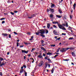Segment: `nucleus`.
Here are the masks:
<instances>
[{"label": "nucleus", "mask_w": 76, "mask_h": 76, "mask_svg": "<svg viewBox=\"0 0 76 76\" xmlns=\"http://www.w3.org/2000/svg\"><path fill=\"white\" fill-rule=\"evenodd\" d=\"M10 54V52H8L7 53V55H9Z\"/></svg>", "instance_id": "obj_61"}, {"label": "nucleus", "mask_w": 76, "mask_h": 76, "mask_svg": "<svg viewBox=\"0 0 76 76\" xmlns=\"http://www.w3.org/2000/svg\"><path fill=\"white\" fill-rule=\"evenodd\" d=\"M45 30H44V29H42L41 30H38L37 31V33H39V34H45Z\"/></svg>", "instance_id": "obj_1"}, {"label": "nucleus", "mask_w": 76, "mask_h": 76, "mask_svg": "<svg viewBox=\"0 0 76 76\" xmlns=\"http://www.w3.org/2000/svg\"><path fill=\"white\" fill-rule=\"evenodd\" d=\"M66 50H67V48H62L61 49L60 51H61V52H62V53H64V52H65V51Z\"/></svg>", "instance_id": "obj_2"}, {"label": "nucleus", "mask_w": 76, "mask_h": 76, "mask_svg": "<svg viewBox=\"0 0 76 76\" xmlns=\"http://www.w3.org/2000/svg\"><path fill=\"white\" fill-rule=\"evenodd\" d=\"M50 46L51 47H55L56 46V45H50Z\"/></svg>", "instance_id": "obj_36"}, {"label": "nucleus", "mask_w": 76, "mask_h": 76, "mask_svg": "<svg viewBox=\"0 0 76 76\" xmlns=\"http://www.w3.org/2000/svg\"><path fill=\"white\" fill-rule=\"evenodd\" d=\"M4 60L3 58L1 57H0V64L1 63V61H3Z\"/></svg>", "instance_id": "obj_13"}, {"label": "nucleus", "mask_w": 76, "mask_h": 76, "mask_svg": "<svg viewBox=\"0 0 76 76\" xmlns=\"http://www.w3.org/2000/svg\"><path fill=\"white\" fill-rule=\"evenodd\" d=\"M14 34H15V35H18V33L15 31L14 32Z\"/></svg>", "instance_id": "obj_39"}, {"label": "nucleus", "mask_w": 76, "mask_h": 76, "mask_svg": "<svg viewBox=\"0 0 76 76\" xmlns=\"http://www.w3.org/2000/svg\"><path fill=\"white\" fill-rule=\"evenodd\" d=\"M53 34L55 35H58V34H57V31H56L55 30H54L53 31Z\"/></svg>", "instance_id": "obj_14"}, {"label": "nucleus", "mask_w": 76, "mask_h": 76, "mask_svg": "<svg viewBox=\"0 0 76 76\" xmlns=\"http://www.w3.org/2000/svg\"><path fill=\"white\" fill-rule=\"evenodd\" d=\"M43 56L44 57H45V53H43Z\"/></svg>", "instance_id": "obj_60"}, {"label": "nucleus", "mask_w": 76, "mask_h": 76, "mask_svg": "<svg viewBox=\"0 0 76 76\" xmlns=\"http://www.w3.org/2000/svg\"><path fill=\"white\" fill-rule=\"evenodd\" d=\"M58 12L60 13V14H61L62 13V11L61 10V9H60L58 10Z\"/></svg>", "instance_id": "obj_15"}, {"label": "nucleus", "mask_w": 76, "mask_h": 76, "mask_svg": "<svg viewBox=\"0 0 76 76\" xmlns=\"http://www.w3.org/2000/svg\"><path fill=\"white\" fill-rule=\"evenodd\" d=\"M47 58H48V56H46L45 57V60H47Z\"/></svg>", "instance_id": "obj_51"}, {"label": "nucleus", "mask_w": 76, "mask_h": 76, "mask_svg": "<svg viewBox=\"0 0 76 76\" xmlns=\"http://www.w3.org/2000/svg\"><path fill=\"white\" fill-rule=\"evenodd\" d=\"M4 63L2 62L1 64H0V67H1L2 66H4Z\"/></svg>", "instance_id": "obj_17"}, {"label": "nucleus", "mask_w": 76, "mask_h": 76, "mask_svg": "<svg viewBox=\"0 0 76 76\" xmlns=\"http://www.w3.org/2000/svg\"><path fill=\"white\" fill-rule=\"evenodd\" d=\"M24 47V46L23 45H20V48H22V47Z\"/></svg>", "instance_id": "obj_49"}, {"label": "nucleus", "mask_w": 76, "mask_h": 76, "mask_svg": "<svg viewBox=\"0 0 76 76\" xmlns=\"http://www.w3.org/2000/svg\"><path fill=\"white\" fill-rule=\"evenodd\" d=\"M50 24L49 23L48 24V25H47V28H50Z\"/></svg>", "instance_id": "obj_23"}, {"label": "nucleus", "mask_w": 76, "mask_h": 76, "mask_svg": "<svg viewBox=\"0 0 76 76\" xmlns=\"http://www.w3.org/2000/svg\"><path fill=\"white\" fill-rule=\"evenodd\" d=\"M25 76H27V72H26L25 73Z\"/></svg>", "instance_id": "obj_52"}, {"label": "nucleus", "mask_w": 76, "mask_h": 76, "mask_svg": "<svg viewBox=\"0 0 76 76\" xmlns=\"http://www.w3.org/2000/svg\"><path fill=\"white\" fill-rule=\"evenodd\" d=\"M66 27H68V26H69V25H68V23H67V22H66Z\"/></svg>", "instance_id": "obj_32"}, {"label": "nucleus", "mask_w": 76, "mask_h": 76, "mask_svg": "<svg viewBox=\"0 0 76 76\" xmlns=\"http://www.w3.org/2000/svg\"><path fill=\"white\" fill-rule=\"evenodd\" d=\"M28 18L29 19H31V18H32V16H31V17H28Z\"/></svg>", "instance_id": "obj_56"}, {"label": "nucleus", "mask_w": 76, "mask_h": 76, "mask_svg": "<svg viewBox=\"0 0 76 76\" xmlns=\"http://www.w3.org/2000/svg\"><path fill=\"white\" fill-rule=\"evenodd\" d=\"M7 3H11V1H10V0H8L7 1Z\"/></svg>", "instance_id": "obj_41"}, {"label": "nucleus", "mask_w": 76, "mask_h": 76, "mask_svg": "<svg viewBox=\"0 0 76 76\" xmlns=\"http://www.w3.org/2000/svg\"><path fill=\"white\" fill-rule=\"evenodd\" d=\"M60 38H61V37H59L56 39V40H60Z\"/></svg>", "instance_id": "obj_48"}, {"label": "nucleus", "mask_w": 76, "mask_h": 76, "mask_svg": "<svg viewBox=\"0 0 76 76\" xmlns=\"http://www.w3.org/2000/svg\"><path fill=\"white\" fill-rule=\"evenodd\" d=\"M69 59H63V61H69Z\"/></svg>", "instance_id": "obj_26"}, {"label": "nucleus", "mask_w": 76, "mask_h": 76, "mask_svg": "<svg viewBox=\"0 0 76 76\" xmlns=\"http://www.w3.org/2000/svg\"><path fill=\"white\" fill-rule=\"evenodd\" d=\"M32 18H34V17H35V14H33L31 16Z\"/></svg>", "instance_id": "obj_35"}, {"label": "nucleus", "mask_w": 76, "mask_h": 76, "mask_svg": "<svg viewBox=\"0 0 76 76\" xmlns=\"http://www.w3.org/2000/svg\"><path fill=\"white\" fill-rule=\"evenodd\" d=\"M54 69H55V68L53 67L52 68L51 72V73H53L54 72Z\"/></svg>", "instance_id": "obj_12"}, {"label": "nucleus", "mask_w": 76, "mask_h": 76, "mask_svg": "<svg viewBox=\"0 0 76 76\" xmlns=\"http://www.w3.org/2000/svg\"><path fill=\"white\" fill-rule=\"evenodd\" d=\"M35 50V48H33L32 49V50L31 51V52H32V51H33V50Z\"/></svg>", "instance_id": "obj_31"}, {"label": "nucleus", "mask_w": 76, "mask_h": 76, "mask_svg": "<svg viewBox=\"0 0 76 76\" xmlns=\"http://www.w3.org/2000/svg\"><path fill=\"white\" fill-rule=\"evenodd\" d=\"M66 35V34L62 33V35Z\"/></svg>", "instance_id": "obj_42"}, {"label": "nucleus", "mask_w": 76, "mask_h": 76, "mask_svg": "<svg viewBox=\"0 0 76 76\" xmlns=\"http://www.w3.org/2000/svg\"><path fill=\"white\" fill-rule=\"evenodd\" d=\"M58 55H55L54 56V58H56V57H57V56H58Z\"/></svg>", "instance_id": "obj_58"}, {"label": "nucleus", "mask_w": 76, "mask_h": 76, "mask_svg": "<svg viewBox=\"0 0 76 76\" xmlns=\"http://www.w3.org/2000/svg\"><path fill=\"white\" fill-rule=\"evenodd\" d=\"M19 46V42H17V47Z\"/></svg>", "instance_id": "obj_45"}, {"label": "nucleus", "mask_w": 76, "mask_h": 76, "mask_svg": "<svg viewBox=\"0 0 76 76\" xmlns=\"http://www.w3.org/2000/svg\"><path fill=\"white\" fill-rule=\"evenodd\" d=\"M62 25H63V26H66V24H63Z\"/></svg>", "instance_id": "obj_57"}, {"label": "nucleus", "mask_w": 76, "mask_h": 76, "mask_svg": "<svg viewBox=\"0 0 76 76\" xmlns=\"http://www.w3.org/2000/svg\"><path fill=\"white\" fill-rule=\"evenodd\" d=\"M24 44H25V45H28V43L26 42H24Z\"/></svg>", "instance_id": "obj_40"}, {"label": "nucleus", "mask_w": 76, "mask_h": 76, "mask_svg": "<svg viewBox=\"0 0 76 76\" xmlns=\"http://www.w3.org/2000/svg\"><path fill=\"white\" fill-rule=\"evenodd\" d=\"M1 23L2 24H3V23H5V21H2Z\"/></svg>", "instance_id": "obj_46"}, {"label": "nucleus", "mask_w": 76, "mask_h": 76, "mask_svg": "<svg viewBox=\"0 0 76 76\" xmlns=\"http://www.w3.org/2000/svg\"><path fill=\"white\" fill-rule=\"evenodd\" d=\"M50 18H53V14H50Z\"/></svg>", "instance_id": "obj_27"}, {"label": "nucleus", "mask_w": 76, "mask_h": 76, "mask_svg": "<svg viewBox=\"0 0 76 76\" xmlns=\"http://www.w3.org/2000/svg\"><path fill=\"white\" fill-rule=\"evenodd\" d=\"M38 57L39 58H42V59H43V57H42V56H41V55H39L38 56Z\"/></svg>", "instance_id": "obj_10"}, {"label": "nucleus", "mask_w": 76, "mask_h": 76, "mask_svg": "<svg viewBox=\"0 0 76 76\" xmlns=\"http://www.w3.org/2000/svg\"><path fill=\"white\" fill-rule=\"evenodd\" d=\"M50 9V12H52V13H54V9H53L52 8H49Z\"/></svg>", "instance_id": "obj_6"}, {"label": "nucleus", "mask_w": 76, "mask_h": 76, "mask_svg": "<svg viewBox=\"0 0 76 76\" xmlns=\"http://www.w3.org/2000/svg\"><path fill=\"white\" fill-rule=\"evenodd\" d=\"M45 68H46L47 66H48V63L47 62H46L45 63Z\"/></svg>", "instance_id": "obj_19"}, {"label": "nucleus", "mask_w": 76, "mask_h": 76, "mask_svg": "<svg viewBox=\"0 0 76 76\" xmlns=\"http://www.w3.org/2000/svg\"><path fill=\"white\" fill-rule=\"evenodd\" d=\"M71 64L72 65H73V66H74V63L73 62L71 63Z\"/></svg>", "instance_id": "obj_64"}, {"label": "nucleus", "mask_w": 76, "mask_h": 76, "mask_svg": "<svg viewBox=\"0 0 76 76\" xmlns=\"http://www.w3.org/2000/svg\"><path fill=\"white\" fill-rule=\"evenodd\" d=\"M60 49H61V48H59L58 49H57V51H56V52H57V53H58V52H59V51H60Z\"/></svg>", "instance_id": "obj_24"}, {"label": "nucleus", "mask_w": 76, "mask_h": 76, "mask_svg": "<svg viewBox=\"0 0 76 76\" xmlns=\"http://www.w3.org/2000/svg\"><path fill=\"white\" fill-rule=\"evenodd\" d=\"M44 42V40H42L41 41V44H43V43Z\"/></svg>", "instance_id": "obj_28"}, {"label": "nucleus", "mask_w": 76, "mask_h": 76, "mask_svg": "<svg viewBox=\"0 0 76 76\" xmlns=\"http://www.w3.org/2000/svg\"><path fill=\"white\" fill-rule=\"evenodd\" d=\"M45 30H46V34H48V30H47V29H46Z\"/></svg>", "instance_id": "obj_30"}, {"label": "nucleus", "mask_w": 76, "mask_h": 76, "mask_svg": "<svg viewBox=\"0 0 76 76\" xmlns=\"http://www.w3.org/2000/svg\"><path fill=\"white\" fill-rule=\"evenodd\" d=\"M22 53H26V54H28V51H26L25 50H22Z\"/></svg>", "instance_id": "obj_5"}, {"label": "nucleus", "mask_w": 76, "mask_h": 76, "mask_svg": "<svg viewBox=\"0 0 76 76\" xmlns=\"http://www.w3.org/2000/svg\"><path fill=\"white\" fill-rule=\"evenodd\" d=\"M68 28L69 29V30H71V29H72V28L71 27H69Z\"/></svg>", "instance_id": "obj_44"}, {"label": "nucleus", "mask_w": 76, "mask_h": 76, "mask_svg": "<svg viewBox=\"0 0 76 76\" xmlns=\"http://www.w3.org/2000/svg\"><path fill=\"white\" fill-rule=\"evenodd\" d=\"M55 6V5L54 4H52L51 5V8H53V7H54Z\"/></svg>", "instance_id": "obj_21"}, {"label": "nucleus", "mask_w": 76, "mask_h": 76, "mask_svg": "<svg viewBox=\"0 0 76 76\" xmlns=\"http://www.w3.org/2000/svg\"><path fill=\"white\" fill-rule=\"evenodd\" d=\"M56 17L57 18H61V16L58 15H56Z\"/></svg>", "instance_id": "obj_16"}, {"label": "nucleus", "mask_w": 76, "mask_h": 76, "mask_svg": "<svg viewBox=\"0 0 76 76\" xmlns=\"http://www.w3.org/2000/svg\"><path fill=\"white\" fill-rule=\"evenodd\" d=\"M67 50H68L69 49H70V50H73V48H67Z\"/></svg>", "instance_id": "obj_22"}, {"label": "nucleus", "mask_w": 76, "mask_h": 76, "mask_svg": "<svg viewBox=\"0 0 76 76\" xmlns=\"http://www.w3.org/2000/svg\"><path fill=\"white\" fill-rule=\"evenodd\" d=\"M26 57L25 56H24V60H25L26 59Z\"/></svg>", "instance_id": "obj_62"}, {"label": "nucleus", "mask_w": 76, "mask_h": 76, "mask_svg": "<svg viewBox=\"0 0 76 76\" xmlns=\"http://www.w3.org/2000/svg\"><path fill=\"white\" fill-rule=\"evenodd\" d=\"M4 19H5V18H2L0 19V20H4Z\"/></svg>", "instance_id": "obj_29"}, {"label": "nucleus", "mask_w": 76, "mask_h": 76, "mask_svg": "<svg viewBox=\"0 0 76 76\" xmlns=\"http://www.w3.org/2000/svg\"><path fill=\"white\" fill-rule=\"evenodd\" d=\"M14 13H18V11H14Z\"/></svg>", "instance_id": "obj_59"}, {"label": "nucleus", "mask_w": 76, "mask_h": 76, "mask_svg": "<svg viewBox=\"0 0 76 76\" xmlns=\"http://www.w3.org/2000/svg\"><path fill=\"white\" fill-rule=\"evenodd\" d=\"M51 54H52V53L50 52H48L47 53V55H51Z\"/></svg>", "instance_id": "obj_25"}, {"label": "nucleus", "mask_w": 76, "mask_h": 76, "mask_svg": "<svg viewBox=\"0 0 76 76\" xmlns=\"http://www.w3.org/2000/svg\"><path fill=\"white\" fill-rule=\"evenodd\" d=\"M74 38L73 37H71L69 38V39H73Z\"/></svg>", "instance_id": "obj_47"}, {"label": "nucleus", "mask_w": 76, "mask_h": 76, "mask_svg": "<svg viewBox=\"0 0 76 76\" xmlns=\"http://www.w3.org/2000/svg\"><path fill=\"white\" fill-rule=\"evenodd\" d=\"M34 36H32V37H31V38L33 39V38H34Z\"/></svg>", "instance_id": "obj_63"}, {"label": "nucleus", "mask_w": 76, "mask_h": 76, "mask_svg": "<svg viewBox=\"0 0 76 76\" xmlns=\"http://www.w3.org/2000/svg\"><path fill=\"white\" fill-rule=\"evenodd\" d=\"M58 25L59 28H60V29H62V28L63 27V26H62V25H60V23H58Z\"/></svg>", "instance_id": "obj_4"}, {"label": "nucleus", "mask_w": 76, "mask_h": 76, "mask_svg": "<svg viewBox=\"0 0 76 76\" xmlns=\"http://www.w3.org/2000/svg\"><path fill=\"white\" fill-rule=\"evenodd\" d=\"M11 34H9V38H11Z\"/></svg>", "instance_id": "obj_54"}, {"label": "nucleus", "mask_w": 76, "mask_h": 76, "mask_svg": "<svg viewBox=\"0 0 76 76\" xmlns=\"http://www.w3.org/2000/svg\"><path fill=\"white\" fill-rule=\"evenodd\" d=\"M23 69H21L20 71V73H22L23 72Z\"/></svg>", "instance_id": "obj_20"}, {"label": "nucleus", "mask_w": 76, "mask_h": 76, "mask_svg": "<svg viewBox=\"0 0 76 76\" xmlns=\"http://www.w3.org/2000/svg\"><path fill=\"white\" fill-rule=\"evenodd\" d=\"M41 50H43V51H46V50H45V48H44L42 47H41Z\"/></svg>", "instance_id": "obj_11"}, {"label": "nucleus", "mask_w": 76, "mask_h": 76, "mask_svg": "<svg viewBox=\"0 0 76 76\" xmlns=\"http://www.w3.org/2000/svg\"><path fill=\"white\" fill-rule=\"evenodd\" d=\"M48 61H50V63H51V60H50L49 58L48 59Z\"/></svg>", "instance_id": "obj_33"}, {"label": "nucleus", "mask_w": 76, "mask_h": 76, "mask_svg": "<svg viewBox=\"0 0 76 76\" xmlns=\"http://www.w3.org/2000/svg\"><path fill=\"white\" fill-rule=\"evenodd\" d=\"M2 35H3L4 36V37H7V35H8V34H6V33H2Z\"/></svg>", "instance_id": "obj_9"}, {"label": "nucleus", "mask_w": 76, "mask_h": 76, "mask_svg": "<svg viewBox=\"0 0 76 76\" xmlns=\"http://www.w3.org/2000/svg\"><path fill=\"white\" fill-rule=\"evenodd\" d=\"M73 7H76V3H75L73 5Z\"/></svg>", "instance_id": "obj_37"}, {"label": "nucleus", "mask_w": 76, "mask_h": 76, "mask_svg": "<svg viewBox=\"0 0 76 76\" xmlns=\"http://www.w3.org/2000/svg\"><path fill=\"white\" fill-rule=\"evenodd\" d=\"M23 67H24V68H26V66L25 65H23Z\"/></svg>", "instance_id": "obj_55"}, {"label": "nucleus", "mask_w": 76, "mask_h": 76, "mask_svg": "<svg viewBox=\"0 0 76 76\" xmlns=\"http://www.w3.org/2000/svg\"><path fill=\"white\" fill-rule=\"evenodd\" d=\"M44 64V62L43 61H41L39 64V66L41 67Z\"/></svg>", "instance_id": "obj_3"}, {"label": "nucleus", "mask_w": 76, "mask_h": 76, "mask_svg": "<svg viewBox=\"0 0 76 76\" xmlns=\"http://www.w3.org/2000/svg\"><path fill=\"white\" fill-rule=\"evenodd\" d=\"M72 55L73 56H74V57L76 56V54H75V52L74 51L72 52Z\"/></svg>", "instance_id": "obj_8"}, {"label": "nucleus", "mask_w": 76, "mask_h": 76, "mask_svg": "<svg viewBox=\"0 0 76 76\" xmlns=\"http://www.w3.org/2000/svg\"><path fill=\"white\" fill-rule=\"evenodd\" d=\"M63 29V30H65L66 31V28H64V27H63L62 28V29Z\"/></svg>", "instance_id": "obj_34"}, {"label": "nucleus", "mask_w": 76, "mask_h": 76, "mask_svg": "<svg viewBox=\"0 0 76 76\" xmlns=\"http://www.w3.org/2000/svg\"><path fill=\"white\" fill-rule=\"evenodd\" d=\"M35 34L36 35H39V33H38L37 32H36Z\"/></svg>", "instance_id": "obj_43"}, {"label": "nucleus", "mask_w": 76, "mask_h": 76, "mask_svg": "<svg viewBox=\"0 0 76 76\" xmlns=\"http://www.w3.org/2000/svg\"><path fill=\"white\" fill-rule=\"evenodd\" d=\"M40 36H41V37H42L43 38H44V37H45V36L43 34H40Z\"/></svg>", "instance_id": "obj_18"}, {"label": "nucleus", "mask_w": 76, "mask_h": 76, "mask_svg": "<svg viewBox=\"0 0 76 76\" xmlns=\"http://www.w3.org/2000/svg\"><path fill=\"white\" fill-rule=\"evenodd\" d=\"M49 11H50V10H49V9H47V12H49Z\"/></svg>", "instance_id": "obj_53"}, {"label": "nucleus", "mask_w": 76, "mask_h": 76, "mask_svg": "<svg viewBox=\"0 0 76 76\" xmlns=\"http://www.w3.org/2000/svg\"><path fill=\"white\" fill-rule=\"evenodd\" d=\"M53 23V24H57L58 25V22L57 21H53L52 22Z\"/></svg>", "instance_id": "obj_7"}, {"label": "nucleus", "mask_w": 76, "mask_h": 76, "mask_svg": "<svg viewBox=\"0 0 76 76\" xmlns=\"http://www.w3.org/2000/svg\"><path fill=\"white\" fill-rule=\"evenodd\" d=\"M53 28H57V26L55 25H53Z\"/></svg>", "instance_id": "obj_38"}, {"label": "nucleus", "mask_w": 76, "mask_h": 76, "mask_svg": "<svg viewBox=\"0 0 76 76\" xmlns=\"http://www.w3.org/2000/svg\"><path fill=\"white\" fill-rule=\"evenodd\" d=\"M11 15H14V13L13 12H11Z\"/></svg>", "instance_id": "obj_50"}]
</instances>
